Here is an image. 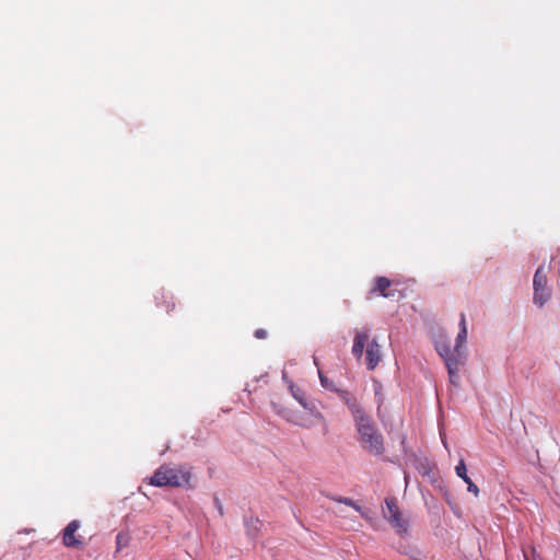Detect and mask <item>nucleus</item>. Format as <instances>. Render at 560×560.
Returning <instances> with one entry per match:
<instances>
[{
    "mask_svg": "<svg viewBox=\"0 0 560 560\" xmlns=\"http://www.w3.org/2000/svg\"><path fill=\"white\" fill-rule=\"evenodd\" d=\"M119 540H121V535H117V544L119 545Z\"/></svg>",
    "mask_w": 560,
    "mask_h": 560,
    "instance_id": "nucleus-16",
    "label": "nucleus"
},
{
    "mask_svg": "<svg viewBox=\"0 0 560 560\" xmlns=\"http://www.w3.org/2000/svg\"><path fill=\"white\" fill-rule=\"evenodd\" d=\"M191 468L187 466L162 465L150 478L154 487L191 488Z\"/></svg>",
    "mask_w": 560,
    "mask_h": 560,
    "instance_id": "nucleus-2",
    "label": "nucleus"
},
{
    "mask_svg": "<svg viewBox=\"0 0 560 560\" xmlns=\"http://www.w3.org/2000/svg\"><path fill=\"white\" fill-rule=\"evenodd\" d=\"M354 422L361 446L370 454L382 455L385 450L384 440L371 417L365 412L354 419Z\"/></svg>",
    "mask_w": 560,
    "mask_h": 560,
    "instance_id": "nucleus-3",
    "label": "nucleus"
},
{
    "mask_svg": "<svg viewBox=\"0 0 560 560\" xmlns=\"http://www.w3.org/2000/svg\"><path fill=\"white\" fill-rule=\"evenodd\" d=\"M295 398L299 400V402L305 408V409H308L316 418L318 419H324L323 415L319 412V411H314V408L311 407L306 400L302 397H298L295 396Z\"/></svg>",
    "mask_w": 560,
    "mask_h": 560,
    "instance_id": "nucleus-13",
    "label": "nucleus"
},
{
    "mask_svg": "<svg viewBox=\"0 0 560 560\" xmlns=\"http://www.w3.org/2000/svg\"><path fill=\"white\" fill-rule=\"evenodd\" d=\"M392 285V281L386 277H376L374 279V285L370 291V295L373 296L374 294H380L383 298H389L393 295V293L389 291V288Z\"/></svg>",
    "mask_w": 560,
    "mask_h": 560,
    "instance_id": "nucleus-9",
    "label": "nucleus"
},
{
    "mask_svg": "<svg viewBox=\"0 0 560 560\" xmlns=\"http://www.w3.org/2000/svg\"><path fill=\"white\" fill-rule=\"evenodd\" d=\"M535 305L542 307L551 296V290L547 285V272L544 265L539 266L534 275L533 280Z\"/></svg>",
    "mask_w": 560,
    "mask_h": 560,
    "instance_id": "nucleus-5",
    "label": "nucleus"
},
{
    "mask_svg": "<svg viewBox=\"0 0 560 560\" xmlns=\"http://www.w3.org/2000/svg\"><path fill=\"white\" fill-rule=\"evenodd\" d=\"M254 336L257 339H265V338H267L268 334H267V331L265 329L259 328V329L255 330Z\"/></svg>",
    "mask_w": 560,
    "mask_h": 560,
    "instance_id": "nucleus-15",
    "label": "nucleus"
},
{
    "mask_svg": "<svg viewBox=\"0 0 560 560\" xmlns=\"http://www.w3.org/2000/svg\"><path fill=\"white\" fill-rule=\"evenodd\" d=\"M336 392L338 393L339 397L345 402V405L349 408V410L353 417V420L357 419L358 417L362 416L363 413H365L361 404L349 392L343 390V389H337Z\"/></svg>",
    "mask_w": 560,
    "mask_h": 560,
    "instance_id": "nucleus-8",
    "label": "nucleus"
},
{
    "mask_svg": "<svg viewBox=\"0 0 560 560\" xmlns=\"http://www.w3.org/2000/svg\"><path fill=\"white\" fill-rule=\"evenodd\" d=\"M80 528V522L77 520L71 521L62 534V542L68 548H80L83 542L81 540V536H77V532Z\"/></svg>",
    "mask_w": 560,
    "mask_h": 560,
    "instance_id": "nucleus-7",
    "label": "nucleus"
},
{
    "mask_svg": "<svg viewBox=\"0 0 560 560\" xmlns=\"http://www.w3.org/2000/svg\"><path fill=\"white\" fill-rule=\"evenodd\" d=\"M370 336L365 330H359L353 338L352 354L360 360L365 350V364L368 370L373 371L382 360L381 346L376 339L369 341Z\"/></svg>",
    "mask_w": 560,
    "mask_h": 560,
    "instance_id": "nucleus-4",
    "label": "nucleus"
},
{
    "mask_svg": "<svg viewBox=\"0 0 560 560\" xmlns=\"http://www.w3.org/2000/svg\"><path fill=\"white\" fill-rule=\"evenodd\" d=\"M319 380H320V384L323 387H325L327 389L336 390L334 388L332 382L327 376H325L322 372H319Z\"/></svg>",
    "mask_w": 560,
    "mask_h": 560,
    "instance_id": "nucleus-14",
    "label": "nucleus"
},
{
    "mask_svg": "<svg viewBox=\"0 0 560 560\" xmlns=\"http://www.w3.org/2000/svg\"><path fill=\"white\" fill-rule=\"evenodd\" d=\"M336 502L343 503L353 508L355 511L361 512V506L358 505L352 499L349 498H332Z\"/></svg>",
    "mask_w": 560,
    "mask_h": 560,
    "instance_id": "nucleus-12",
    "label": "nucleus"
},
{
    "mask_svg": "<svg viewBox=\"0 0 560 560\" xmlns=\"http://www.w3.org/2000/svg\"><path fill=\"white\" fill-rule=\"evenodd\" d=\"M467 338V323L464 313L460 314L459 331L457 334L455 346H451L445 340H438L435 342V349L440 357L444 360L447 368L450 381L452 384L457 385L458 383V371L459 366L465 363V341Z\"/></svg>",
    "mask_w": 560,
    "mask_h": 560,
    "instance_id": "nucleus-1",
    "label": "nucleus"
},
{
    "mask_svg": "<svg viewBox=\"0 0 560 560\" xmlns=\"http://www.w3.org/2000/svg\"><path fill=\"white\" fill-rule=\"evenodd\" d=\"M456 475L462 478L468 486V490L474 492L476 495L478 494V487L471 481V479L467 475V468L464 459H460L457 466L455 467Z\"/></svg>",
    "mask_w": 560,
    "mask_h": 560,
    "instance_id": "nucleus-10",
    "label": "nucleus"
},
{
    "mask_svg": "<svg viewBox=\"0 0 560 560\" xmlns=\"http://www.w3.org/2000/svg\"><path fill=\"white\" fill-rule=\"evenodd\" d=\"M387 512L384 513L387 522L396 529L397 534L402 535L408 530V522L402 517L396 500L390 498L385 500Z\"/></svg>",
    "mask_w": 560,
    "mask_h": 560,
    "instance_id": "nucleus-6",
    "label": "nucleus"
},
{
    "mask_svg": "<svg viewBox=\"0 0 560 560\" xmlns=\"http://www.w3.org/2000/svg\"><path fill=\"white\" fill-rule=\"evenodd\" d=\"M156 300H162L167 313L175 307L173 298L170 294H166L165 292H161V296H156Z\"/></svg>",
    "mask_w": 560,
    "mask_h": 560,
    "instance_id": "nucleus-11",
    "label": "nucleus"
}]
</instances>
